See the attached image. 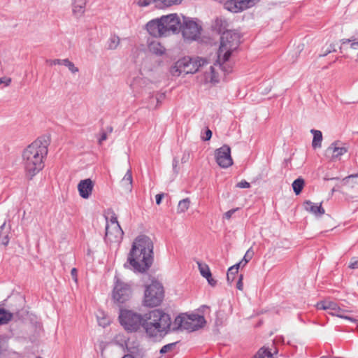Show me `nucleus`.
<instances>
[{"label": "nucleus", "instance_id": "obj_61", "mask_svg": "<svg viewBox=\"0 0 358 358\" xmlns=\"http://www.w3.org/2000/svg\"><path fill=\"white\" fill-rule=\"evenodd\" d=\"M38 358H41V357H38Z\"/></svg>", "mask_w": 358, "mask_h": 358}, {"label": "nucleus", "instance_id": "obj_37", "mask_svg": "<svg viewBox=\"0 0 358 358\" xmlns=\"http://www.w3.org/2000/svg\"><path fill=\"white\" fill-rule=\"evenodd\" d=\"M177 343H178V342L171 343H169V344H167V345H164V346L161 348V350H160L159 352H160L161 354H165V353H166V352H168L171 351V350L174 348V347L176 346V345L177 344Z\"/></svg>", "mask_w": 358, "mask_h": 358}, {"label": "nucleus", "instance_id": "obj_23", "mask_svg": "<svg viewBox=\"0 0 358 358\" xmlns=\"http://www.w3.org/2000/svg\"><path fill=\"white\" fill-rule=\"evenodd\" d=\"M241 262H238L232 266H231L227 273V280L229 284H231V282L235 279V275L236 273H238V271L239 267L241 266Z\"/></svg>", "mask_w": 358, "mask_h": 358}, {"label": "nucleus", "instance_id": "obj_41", "mask_svg": "<svg viewBox=\"0 0 358 358\" xmlns=\"http://www.w3.org/2000/svg\"><path fill=\"white\" fill-rule=\"evenodd\" d=\"M349 267L350 268H358V257H353L351 259L349 264Z\"/></svg>", "mask_w": 358, "mask_h": 358}, {"label": "nucleus", "instance_id": "obj_14", "mask_svg": "<svg viewBox=\"0 0 358 358\" xmlns=\"http://www.w3.org/2000/svg\"><path fill=\"white\" fill-rule=\"evenodd\" d=\"M224 4L225 9L232 12L238 13L249 7L250 0H219Z\"/></svg>", "mask_w": 358, "mask_h": 358}, {"label": "nucleus", "instance_id": "obj_2", "mask_svg": "<svg viewBox=\"0 0 358 358\" xmlns=\"http://www.w3.org/2000/svg\"><path fill=\"white\" fill-rule=\"evenodd\" d=\"M239 33L236 31L227 30L222 34L220 38V46L217 52V60L214 66H210V76L209 78L212 82L217 81V76L215 73V66H218L224 73H229L231 67L227 64L233 51L236 50L241 42ZM207 78L208 77L207 76Z\"/></svg>", "mask_w": 358, "mask_h": 358}, {"label": "nucleus", "instance_id": "obj_38", "mask_svg": "<svg viewBox=\"0 0 358 358\" xmlns=\"http://www.w3.org/2000/svg\"><path fill=\"white\" fill-rule=\"evenodd\" d=\"M97 319H98V322H99V325L102 326L103 327H105L106 326H107L110 323V320L108 318H106V317H102V318H100L99 316L97 315Z\"/></svg>", "mask_w": 358, "mask_h": 358}, {"label": "nucleus", "instance_id": "obj_5", "mask_svg": "<svg viewBox=\"0 0 358 358\" xmlns=\"http://www.w3.org/2000/svg\"><path fill=\"white\" fill-rule=\"evenodd\" d=\"M208 64V62L202 58L185 57L174 63L171 67L170 73L172 76L177 77L182 73L185 74L195 73Z\"/></svg>", "mask_w": 358, "mask_h": 358}, {"label": "nucleus", "instance_id": "obj_62", "mask_svg": "<svg viewBox=\"0 0 358 358\" xmlns=\"http://www.w3.org/2000/svg\"><path fill=\"white\" fill-rule=\"evenodd\" d=\"M357 285H358V282H357Z\"/></svg>", "mask_w": 358, "mask_h": 358}, {"label": "nucleus", "instance_id": "obj_32", "mask_svg": "<svg viewBox=\"0 0 358 358\" xmlns=\"http://www.w3.org/2000/svg\"><path fill=\"white\" fill-rule=\"evenodd\" d=\"M85 6L72 5V11L73 15L78 17H81L85 13Z\"/></svg>", "mask_w": 358, "mask_h": 358}, {"label": "nucleus", "instance_id": "obj_49", "mask_svg": "<svg viewBox=\"0 0 358 358\" xmlns=\"http://www.w3.org/2000/svg\"><path fill=\"white\" fill-rule=\"evenodd\" d=\"M212 137V131L208 129L206 131V136L203 137V140L204 141H209Z\"/></svg>", "mask_w": 358, "mask_h": 358}, {"label": "nucleus", "instance_id": "obj_7", "mask_svg": "<svg viewBox=\"0 0 358 358\" xmlns=\"http://www.w3.org/2000/svg\"><path fill=\"white\" fill-rule=\"evenodd\" d=\"M119 321L127 332H137L143 327L144 314L141 315L131 310L120 309Z\"/></svg>", "mask_w": 358, "mask_h": 358}, {"label": "nucleus", "instance_id": "obj_58", "mask_svg": "<svg viewBox=\"0 0 358 358\" xmlns=\"http://www.w3.org/2000/svg\"><path fill=\"white\" fill-rule=\"evenodd\" d=\"M122 358H135V357L131 355H126Z\"/></svg>", "mask_w": 358, "mask_h": 358}, {"label": "nucleus", "instance_id": "obj_33", "mask_svg": "<svg viewBox=\"0 0 358 358\" xmlns=\"http://www.w3.org/2000/svg\"><path fill=\"white\" fill-rule=\"evenodd\" d=\"M199 268L203 277H210V271L207 264H199Z\"/></svg>", "mask_w": 358, "mask_h": 358}, {"label": "nucleus", "instance_id": "obj_8", "mask_svg": "<svg viewBox=\"0 0 358 358\" xmlns=\"http://www.w3.org/2000/svg\"><path fill=\"white\" fill-rule=\"evenodd\" d=\"M164 299V289L161 283L155 281L146 287L143 304L148 307H155L162 303Z\"/></svg>", "mask_w": 358, "mask_h": 358}, {"label": "nucleus", "instance_id": "obj_45", "mask_svg": "<svg viewBox=\"0 0 358 358\" xmlns=\"http://www.w3.org/2000/svg\"><path fill=\"white\" fill-rule=\"evenodd\" d=\"M236 288L239 290H243V275H239L238 280L236 283Z\"/></svg>", "mask_w": 358, "mask_h": 358}, {"label": "nucleus", "instance_id": "obj_47", "mask_svg": "<svg viewBox=\"0 0 358 358\" xmlns=\"http://www.w3.org/2000/svg\"><path fill=\"white\" fill-rule=\"evenodd\" d=\"M72 5L85 6L86 0H72Z\"/></svg>", "mask_w": 358, "mask_h": 358}, {"label": "nucleus", "instance_id": "obj_51", "mask_svg": "<svg viewBox=\"0 0 358 358\" xmlns=\"http://www.w3.org/2000/svg\"><path fill=\"white\" fill-rule=\"evenodd\" d=\"M206 278L208 280V282L211 286H215V285L217 284V281L212 278V274L211 273H210V277H207Z\"/></svg>", "mask_w": 358, "mask_h": 358}, {"label": "nucleus", "instance_id": "obj_59", "mask_svg": "<svg viewBox=\"0 0 358 358\" xmlns=\"http://www.w3.org/2000/svg\"><path fill=\"white\" fill-rule=\"evenodd\" d=\"M269 91H271V88H269V89H268V90H267V89H266L265 90H262V93H266H266H268Z\"/></svg>", "mask_w": 358, "mask_h": 358}, {"label": "nucleus", "instance_id": "obj_31", "mask_svg": "<svg viewBox=\"0 0 358 358\" xmlns=\"http://www.w3.org/2000/svg\"><path fill=\"white\" fill-rule=\"evenodd\" d=\"M62 65L66 66L69 69V70L73 73H76L79 71L78 68L75 66L74 64L72 62H71L69 59H62Z\"/></svg>", "mask_w": 358, "mask_h": 358}, {"label": "nucleus", "instance_id": "obj_15", "mask_svg": "<svg viewBox=\"0 0 358 358\" xmlns=\"http://www.w3.org/2000/svg\"><path fill=\"white\" fill-rule=\"evenodd\" d=\"M148 33L154 37H163L165 35V29L163 27L162 17L148 22L146 24Z\"/></svg>", "mask_w": 358, "mask_h": 358}, {"label": "nucleus", "instance_id": "obj_60", "mask_svg": "<svg viewBox=\"0 0 358 358\" xmlns=\"http://www.w3.org/2000/svg\"><path fill=\"white\" fill-rule=\"evenodd\" d=\"M335 358H343V357H336Z\"/></svg>", "mask_w": 358, "mask_h": 358}, {"label": "nucleus", "instance_id": "obj_42", "mask_svg": "<svg viewBox=\"0 0 358 358\" xmlns=\"http://www.w3.org/2000/svg\"><path fill=\"white\" fill-rule=\"evenodd\" d=\"M236 187L238 188H249L250 187V184L246 180H241L237 183Z\"/></svg>", "mask_w": 358, "mask_h": 358}, {"label": "nucleus", "instance_id": "obj_17", "mask_svg": "<svg viewBox=\"0 0 358 358\" xmlns=\"http://www.w3.org/2000/svg\"><path fill=\"white\" fill-rule=\"evenodd\" d=\"M304 208L306 210L316 216H320L324 214L325 210L322 206V203L317 204L311 202L310 201H306L304 203Z\"/></svg>", "mask_w": 358, "mask_h": 358}, {"label": "nucleus", "instance_id": "obj_56", "mask_svg": "<svg viewBox=\"0 0 358 358\" xmlns=\"http://www.w3.org/2000/svg\"><path fill=\"white\" fill-rule=\"evenodd\" d=\"M189 155H184L181 159L182 163H185L188 159Z\"/></svg>", "mask_w": 358, "mask_h": 358}, {"label": "nucleus", "instance_id": "obj_24", "mask_svg": "<svg viewBox=\"0 0 358 358\" xmlns=\"http://www.w3.org/2000/svg\"><path fill=\"white\" fill-rule=\"evenodd\" d=\"M310 132L313 134V139L312 142V146L314 148H320L321 143L322 141V134L319 130L311 129Z\"/></svg>", "mask_w": 358, "mask_h": 358}, {"label": "nucleus", "instance_id": "obj_21", "mask_svg": "<svg viewBox=\"0 0 358 358\" xmlns=\"http://www.w3.org/2000/svg\"><path fill=\"white\" fill-rule=\"evenodd\" d=\"M121 185L126 191L131 192L132 187V174L131 170H128L121 180Z\"/></svg>", "mask_w": 358, "mask_h": 358}, {"label": "nucleus", "instance_id": "obj_29", "mask_svg": "<svg viewBox=\"0 0 358 358\" xmlns=\"http://www.w3.org/2000/svg\"><path fill=\"white\" fill-rule=\"evenodd\" d=\"M156 1L157 6L160 8L168 7L174 4H178L181 3L182 0H154Z\"/></svg>", "mask_w": 358, "mask_h": 358}, {"label": "nucleus", "instance_id": "obj_40", "mask_svg": "<svg viewBox=\"0 0 358 358\" xmlns=\"http://www.w3.org/2000/svg\"><path fill=\"white\" fill-rule=\"evenodd\" d=\"M11 80V78L8 77L0 78V85L3 84L6 87L9 86Z\"/></svg>", "mask_w": 358, "mask_h": 358}, {"label": "nucleus", "instance_id": "obj_26", "mask_svg": "<svg viewBox=\"0 0 358 358\" xmlns=\"http://www.w3.org/2000/svg\"><path fill=\"white\" fill-rule=\"evenodd\" d=\"M304 184L305 182L302 178H299L294 180L292 183V188L296 195H299L301 192L304 187Z\"/></svg>", "mask_w": 358, "mask_h": 358}, {"label": "nucleus", "instance_id": "obj_9", "mask_svg": "<svg viewBox=\"0 0 358 358\" xmlns=\"http://www.w3.org/2000/svg\"><path fill=\"white\" fill-rule=\"evenodd\" d=\"M115 285L113 290V299L117 303H125L131 297V286L129 283L121 280L117 278V276L115 277Z\"/></svg>", "mask_w": 358, "mask_h": 358}, {"label": "nucleus", "instance_id": "obj_16", "mask_svg": "<svg viewBox=\"0 0 358 358\" xmlns=\"http://www.w3.org/2000/svg\"><path fill=\"white\" fill-rule=\"evenodd\" d=\"M94 185V182L90 178L81 180L78 185L80 196L85 199L90 198L92 193Z\"/></svg>", "mask_w": 358, "mask_h": 358}, {"label": "nucleus", "instance_id": "obj_22", "mask_svg": "<svg viewBox=\"0 0 358 358\" xmlns=\"http://www.w3.org/2000/svg\"><path fill=\"white\" fill-rule=\"evenodd\" d=\"M13 315L3 308H0V326L7 324L13 319Z\"/></svg>", "mask_w": 358, "mask_h": 358}, {"label": "nucleus", "instance_id": "obj_1", "mask_svg": "<svg viewBox=\"0 0 358 358\" xmlns=\"http://www.w3.org/2000/svg\"><path fill=\"white\" fill-rule=\"evenodd\" d=\"M153 262V244L146 236H139L134 241L124 268L136 273H145Z\"/></svg>", "mask_w": 358, "mask_h": 358}, {"label": "nucleus", "instance_id": "obj_10", "mask_svg": "<svg viewBox=\"0 0 358 358\" xmlns=\"http://www.w3.org/2000/svg\"><path fill=\"white\" fill-rule=\"evenodd\" d=\"M182 17V21H181L180 31H181L182 36L186 40H196L201 34V27L189 17L183 15Z\"/></svg>", "mask_w": 358, "mask_h": 358}, {"label": "nucleus", "instance_id": "obj_20", "mask_svg": "<svg viewBox=\"0 0 358 358\" xmlns=\"http://www.w3.org/2000/svg\"><path fill=\"white\" fill-rule=\"evenodd\" d=\"M149 50L157 55H162L165 52V48L158 41H153L148 45Z\"/></svg>", "mask_w": 358, "mask_h": 358}, {"label": "nucleus", "instance_id": "obj_13", "mask_svg": "<svg viewBox=\"0 0 358 358\" xmlns=\"http://www.w3.org/2000/svg\"><path fill=\"white\" fill-rule=\"evenodd\" d=\"M124 232L120 224H114V226H109L107 222L106 225V234L105 241L110 243L120 242L123 237Z\"/></svg>", "mask_w": 358, "mask_h": 358}, {"label": "nucleus", "instance_id": "obj_44", "mask_svg": "<svg viewBox=\"0 0 358 358\" xmlns=\"http://www.w3.org/2000/svg\"><path fill=\"white\" fill-rule=\"evenodd\" d=\"M238 210V208H235V209H231L229 210H228L227 212H226L224 215V218L227 219V220H229L232 215H234V213Z\"/></svg>", "mask_w": 358, "mask_h": 358}, {"label": "nucleus", "instance_id": "obj_39", "mask_svg": "<svg viewBox=\"0 0 358 358\" xmlns=\"http://www.w3.org/2000/svg\"><path fill=\"white\" fill-rule=\"evenodd\" d=\"M106 221L108 222L109 226H114V224H120L117 221V217L115 213L110 217L109 222L108 221V217H106Z\"/></svg>", "mask_w": 358, "mask_h": 358}, {"label": "nucleus", "instance_id": "obj_46", "mask_svg": "<svg viewBox=\"0 0 358 358\" xmlns=\"http://www.w3.org/2000/svg\"><path fill=\"white\" fill-rule=\"evenodd\" d=\"M178 159L177 158H174L173 160V164H172V166H173V170L174 171V173H178Z\"/></svg>", "mask_w": 358, "mask_h": 358}, {"label": "nucleus", "instance_id": "obj_19", "mask_svg": "<svg viewBox=\"0 0 358 358\" xmlns=\"http://www.w3.org/2000/svg\"><path fill=\"white\" fill-rule=\"evenodd\" d=\"M316 308L318 310H325L329 312H334V310H339L338 304L331 301H322L316 304Z\"/></svg>", "mask_w": 358, "mask_h": 358}, {"label": "nucleus", "instance_id": "obj_57", "mask_svg": "<svg viewBox=\"0 0 358 358\" xmlns=\"http://www.w3.org/2000/svg\"><path fill=\"white\" fill-rule=\"evenodd\" d=\"M6 226V223H3L2 225L0 226V236L2 234V231H3Z\"/></svg>", "mask_w": 358, "mask_h": 358}, {"label": "nucleus", "instance_id": "obj_18", "mask_svg": "<svg viewBox=\"0 0 358 358\" xmlns=\"http://www.w3.org/2000/svg\"><path fill=\"white\" fill-rule=\"evenodd\" d=\"M340 142H334L327 149V152H331L334 158H338L348 152V148L340 146Z\"/></svg>", "mask_w": 358, "mask_h": 358}, {"label": "nucleus", "instance_id": "obj_35", "mask_svg": "<svg viewBox=\"0 0 358 358\" xmlns=\"http://www.w3.org/2000/svg\"><path fill=\"white\" fill-rule=\"evenodd\" d=\"M336 47L334 44H330L328 47L326 48H323L322 52L319 55L320 57H325L328 54L336 52Z\"/></svg>", "mask_w": 358, "mask_h": 358}, {"label": "nucleus", "instance_id": "obj_28", "mask_svg": "<svg viewBox=\"0 0 358 358\" xmlns=\"http://www.w3.org/2000/svg\"><path fill=\"white\" fill-rule=\"evenodd\" d=\"M190 200L189 198L184 199L179 201L177 211L178 213H185L189 207Z\"/></svg>", "mask_w": 358, "mask_h": 358}, {"label": "nucleus", "instance_id": "obj_50", "mask_svg": "<svg viewBox=\"0 0 358 358\" xmlns=\"http://www.w3.org/2000/svg\"><path fill=\"white\" fill-rule=\"evenodd\" d=\"M77 274H78V271L76 268H73L71 269V275L72 276V278L73 279V280L76 282L78 281V278H77Z\"/></svg>", "mask_w": 358, "mask_h": 358}, {"label": "nucleus", "instance_id": "obj_52", "mask_svg": "<svg viewBox=\"0 0 358 358\" xmlns=\"http://www.w3.org/2000/svg\"><path fill=\"white\" fill-rule=\"evenodd\" d=\"M164 197V194H158L156 195L155 198H156V203L157 205H159L162 202V199H163Z\"/></svg>", "mask_w": 358, "mask_h": 358}, {"label": "nucleus", "instance_id": "obj_25", "mask_svg": "<svg viewBox=\"0 0 358 358\" xmlns=\"http://www.w3.org/2000/svg\"><path fill=\"white\" fill-rule=\"evenodd\" d=\"M120 43V38L117 35H112L107 41V49L113 50L117 49Z\"/></svg>", "mask_w": 358, "mask_h": 358}, {"label": "nucleus", "instance_id": "obj_27", "mask_svg": "<svg viewBox=\"0 0 358 358\" xmlns=\"http://www.w3.org/2000/svg\"><path fill=\"white\" fill-rule=\"evenodd\" d=\"M227 27V22L224 19L222 18H217L215 21L214 27L220 33H223L226 31L225 30Z\"/></svg>", "mask_w": 358, "mask_h": 358}, {"label": "nucleus", "instance_id": "obj_11", "mask_svg": "<svg viewBox=\"0 0 358 358\" xmlns=\"http://www.w3.org/2000/svg\"><path fill=\"white\" fill-rule=\"evenodd\" d=\"M162 22L165 29L166 36L180 32L181 20L176 13L162 16Z\"/></svg>", "mask_w": 358, "mask_h": 358}, {"label": "nucleus", "instance_id": "obj_36", "mask_svg": "<svg viewBox=\"0 0 358 358\" xmlns=\"http://www.w3.org/2000/svg\"><path fill=\"white\" fill-rule=\"evenodd\" d=\"M253 252L251 249H249L245 254L243 259L240 262H241V266H244L252 258Z\"/></svg>", "mask_w": 358, "mask_h": 358}, {"label": "nucleus", "instance_id": "obj_43", "mask_svg": "<svg viewBox=\"0 0 358 358\" xmlns=\"http://www.w3.org/2000/svg\"><path fill=\"white\" fill-rule=\"evenodd\" d=\"M152 2L156 3L154 0H139L138 5L145 7L149 6Z\"/></svg>", "mask_w": 358, "mask_h": 358}, {"label": "nucleus", "instance_id": "obj_54", "mask_svg": "<svg viewBox=\"0 0 358 358\" xmlns=\"http://www.w3.org/2000/svg\"><path fill=\"white\" fill-rule=\"evenodd\" d=\"M8 242H9V239H8V236H5V237L3 238V242L2 243L4 245H7L8 244Z\"/></svg>", "mask_w": 358, "mask_h": 358}, {"label": "nucleus", "instance_id": "obj_3", "mask_svg": "<svg viewBox=\"0 0 358 358\" xmlns=\"http://www.w3.org/2000/svg\"><path fill=\"white\" fill-rule=\"evenodd\" d=\"M48 154V146L37 139L28 145L22 153V163L26 176L31 180L44 167V159Z\"/></svg>", "mask_w": 358, "mask_h": 358}, {"label": "nucleus", "instance_id": "obj_48", "mask_svg": "<svg viewBox=\"0 0 358 358\" xmlns=\"http://www.w3.org/2000/svg\"><path fill=\"white\" fill-rule=\"evenodd\" d=\"M48 62H49L50 65H62V59H59L49 60Z\"/></svg>", "mask_w": 358, "mask_h": 358}, {"label": "nucleus", "instance_id": "obj_30", "mask_svg": "<svg viewBox=\"0 0 358 358\" xmlns=\"http://www.w3.org/2000/svg\"><path fill=\"white\" fill-rule=\"evenodd\" d=\"M255 358H273V354L268 349L262 348L256 354Z\"/></svg>", "mask_w": 358, "mask_h": 358}, {"label": "nucleus", "instance_id": "obj_34", "mask_svg": "<svg viewBox=\"0 0 358 358\" xmlns=\"http://www.w3.org/2000/svg\"><path fill=\"white\" fill-rule=\"evenodd\" d=\"M345 311L341 308L339 307V310H334V312H329V314L331 315H334V316H337L338 317H341V318H344V319H346V320H351V321H355V320H353L352 317H348V316H346L344 315V313Z\"/></svg>", "mask_w": 358, "mask_h": 358}, {"label": "nucleus", "instance_id": "obj_4", "mask_svg": "<svg viewBox=\"0 0 358 358\" xmlns=\"http://www.w3.org/2000/svg\"><path fill=\"white\" fill-rule=\"evenodd\" d=\"M142 328L150 338L163 337L172 330L171 318L162 310L155 309L144 314Z\"/></svg>", "mask_w": 358, "mask_h": 358}, {"label": "nucleus", "instance_id": "obj_6", "mask_svg": "<svg viewBox=\"0 0 358 358\" xmlns=\"http://www.w3.org/2000/svg\"><path fill=\"white\" fill-rule=\"evenodd\" d=\"M205 324L206 320L202 315L197 314H182L175 318L172 331L182 329L192 332L202 328Z\"/></svg>", "mask_w": 358, "mask_h": 358}, {"label": "nucleus", "instance_id": "obj_53", "mask_svg": "<svg viewBox=\"0 0 358 358\" xmlns=\"http://www.w3.org/2000/svg\"><path fill=\"white\" fill-rule=\"evenodd\" d=\"M106 138H107V134L105 132H103L101 134V138L99 140V143H101V142L106 140Z\"/></svg>", "mask_w": 358, "mask_h": 358}, {"label": "nucleus", "instance_id": "obj_55", "mask_svg": "<svg viewBox=\"0 0 358 358\" xmlns=\"http://www.w3.org/2000/svg\"><path fill=\"white\" fill-rule=\"evenodd\" d=\"M355 177H358V175L357 174H356V175H350V176H349L348 177H345L343 179V180L347 182V181H348L349 179L353 178H355Z\"/></svg>", "mask_w": 358, "mask_h": 358}, {"label": "nucleus", "instance_id": "obj_12", "mask_svg": "<svg viewBox=\"0 0 358 358\" xmlns=\"http://www.w3.org/2000/svg\"><path fill=\"white\" fill-rule=\"evenodd\" d=\"M215 161L222 168L226 169L233 164L231 156V148L227 145H224L215 152Z\"/></svg>", "mask_w": 358, "mask_h": 358}]
</instances>
